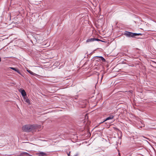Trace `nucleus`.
<instances>
[{
	"label": "nucleus",
	"instance_id": "nucleus-16",
	"mask_svg": "<svg viewBox=\"0 0 156 156\" xmlns=\"http://www.w3.org/2000/svg\"><path fill=\"white\" fill-rule=\"evenodd\" d=\"M100 41H101V42H104V41L102 40H101Z\"/></svg>",
	"mask_w": 156,
	"mask_h": 156
},
{
	"label": "nucleus",
	"instance_id": "nucleus-12",
	"mask_svg": "<svg viewBox=\"0 0 156 156\" xmlns=\"http://www.w3.org/2000/svg\"><path fill=\"white\" fill-rule=\"evenodd\" d=\"M94 41H101V40H100L98 38H94Z\"/></svg>",
	"mask_w": 156,
	"mask_h": 156
},
{
	"label": "nucleus",
	"instance_id": "nucleus-8",
	"mask_svg": "<svg viewBox=\"0 0 156 156\" xmlns=\"http://www.w3.org/2000/svg\"><path fill=\"white\" fill-rule=\"evenodd\" d=\"M35 126H36L37 127H36L35 129V131H36V130L37 129H40L41 126L38 125H34Z\"/></svg>",
	"mask_w": 156,
	"mask_h": 156
},
{
	"label": "nucleus",
	"instance_id": "nucleus-3",
	"mask_svg": "<svg viewBox=\"0 0 156 156\" xmlns=\"http://www.w3.org/2000/svg\"><path fill=\"white\" fill-rule=\"evenodd\" d=\"M19 91L21 93L22 95L23 98L27 96L26 93L24 90H23L22 88H20L19 89Z\"/></svg>",
	"mask_w": 156,
	"mask_h": 156
},
{
	"label": "nucleus",
	"instance_id": "nucleus-15",
	"mask_svg": "<svg viewBox=\"0 0 156 156\" xmlns=\"http://www.w3.org/2000/svg\"><path fill=\"white\" fill-rule=\"evenodd\" d=\"M16 71L18 73H19V74H20V71H19V70L18 69H16V70L15 71Z\"/></svg>",
	"mask_w": 156,
	"mask_h": 156
},
{
	"label": "nucleus",
	"instance_id": "nucleus-13",
	"mask_svg": "<svg viewBox=\"0 0 156 156\" xmlns=\"http://www.w3.org/2000/svg\"><path fill=\"white\" fill-rule=\"evenodd\" d=\"M9 68L14 70H15V71L16 70V69L15 68L13 67H10Z\"/></svg>",
	"mask_w": 156,
	"mask_h": 156
},
{
	"label": "nucleus",
	"instance_id": "nucleus-5",
	"mask_svg": "<svg viewBox=\"0 0 156 156\" xmlns=\"http://www.w3.org/2000/svg\"><path fill=\"white\" fill-rule=\"evenodd\" d=\"M114 116L112 115H111L110 116L107 117L104 122L106 121L112 119L114 118Z\"/></svg>",
	"mask_w": 156,
	"mask_h": 156
},
{
	"label": "nucleus",
	"instance_id": "nucleus-10",
	"mask_svg": "<svg viewBox=\"0 0 156 156\" xmlns=\"http://www.w3.org/2000/svg\"><path fill=\"white\" fill-rule=\"evenodd\" d=\"M27 71L28 72H29L30 74H32V75H36V74L34 73H33L32 71H31L30 70H27Z\"/></svg>",
	"mask_w": 156,
	"mask_h": 156
},
{
	"label": "nucleus",
	"instance_id": "nucleus-9",
	"mask_svg": "<svg viewBox=\"0 0 156 156\" xmlns=\"http://www.w3.org/2000/svg\"><path fill=\"white\" fill-rule=\"evenodd\" d=\"M96 57L100 58L103 62H105V59L102 56H96Z\"/></svg>",
	"mask_w": 156,
	"mask_h": 156
},
{
	"label": "nucleus",
	"instance_id": "nucleus-7",
	"mask_svg": "<svg viewBox=\"0 0 156 156\" xmlns=\"http://www.w3.org/2000/svg\"><path fill=\"white\" fill-rule=\"evenodd\" d=\"M94 38H91L90 39H89L87 40L86 42H90L93 41H94Z\"/></svg>",
	"mask_w": 156,
	"mask_h": 156
},
{
	"label": "nucleus",
	"instance_id": "nucleus-2",
	"mask_svg": "<svg viewBox=\"0 0 156 156\" xmlns=\"http://www.w3.org/2000/svg\"><path fill=\"white\" fill-rule=\"evenodd\" d=\"M124 34L126 36L129 37H133L136 36L142 35V34L140 33H133L128 31H126Z\"/></svg>",
	"mask_w": 156,
	"mask_h": 156
},
{
	"label": "nucleus",
	"instance_id": "nucleus-1",
	"mask_svg": "<svg viewBox=\"0 0 156 156\" xmlns=\"http://www.w3.org/2000/svg\"><path fill=\"white\" fill-rule=\"evenodd\" d=\"M36 127L37 126L34 125H27L22 127V129L23 131L27 132H33L35 131V129Z\"/></svg>",
	"mask_w": 156,
	"mask_h": 156
},
{
	"label": "nucleus",
	"instance_id": "nucleus-4",
	"mask_svg": "<svg viewBox=\"0 0 156 156\" xmlns=\"http://www.w3.org/2000/svg\"><path fill=\"white\" fill-rule=\"evenodd\" d=\"M36 154L38 155V156H44L46 155V154L45 153L41 152H40L36 153Z\"/></svg>",
	"mask_w": 156,
	"mask_h": 156
},
{
	"label": "nucleus",
	"instance_id": "nucleus-19",
	"mask_svg": "<svg viewBox=\"0 0 156 156\" xmlns=\"http://www.w3.org/2000/svg\"><path fill=\"white\" fill-rule=\"evenodd\" d=\"M1 61V58H0V62Z\"/></svg>",
	"mask_w": 156,
	"mask_h": 156
},
{
	"label": "nucleus",
	"instance_id": "nucleus-14",
	"mask_svg": "<svg viewBox=\"0 0 156 156\" xmlns=\"http://www.w3.org/2000/svg\"><path fill=\"white\" fill-rule=\"evenodd\" d=\"M16 71L18 73H19V74H20V71H19V70L18 69H16V70L15 71Z\"/></svg>",
	"mask_w": 156,
	"mask_h": 156
},
{
	"label": "nucleus",
	"instance_id": "nucleus-18",
	"mask_svg": "<svg viewBox=\"0 0 156 156\" xmlns=\"http://www.w3.org/2000/svg\"><path fill=\"white\" fill-rule=\"evenodd\" d=\"M85 107V106H83V107H82V108H84V107Z\"/></svg>",
	"mask_w": 156,
	"mask_h": 156
},
{
	"label": "nucleus",
	"instance_id": "nucleus-17",
	"mask_svg": "<svg viewBox=\"0 0 156 156\" xmlns=\"http://www.w3.org/2000/svg\"><path fill=\"white\" fill-rule=\"evenodd\" d=\"M68 156H69V155H70V152H69L68 154Z\"/></svg>",
	"mask_w": 156,
	"mask_h": 156
},
{
	"label": "nucleus",
	"instance_id": "nucleus-11",
	"mask_svg": "<svg viewBox=\"0 0 156 156\" xmlns=\"http://www.w3.org/2000/svg\"><path fill=\"white\" fill-rule=\"evenodd\" d=\"M25 154H26V155H28L29 154L28 153H27V152H23L21 153L20 154V155H25Z\"/></svg>",
	"mask_w": 156,
	"mask_h": 156
},
{
	"label": "nucleus",
	"instance_id": "nucleus-6",
	"mask_svg": "<svg viewBox=\"0 0 156 156\" xmlns=\"http://www.w3.org/2000/svg\"><path fill=\"white\" fill-rule=\"evenodd\" d=\"M23 99L25 102L28 103L29 104H30V100L27 98L24 97L23 98Z\"/></svg>",
	"mask_w": 156,
	"mask_h": 156
}]
</instances>
